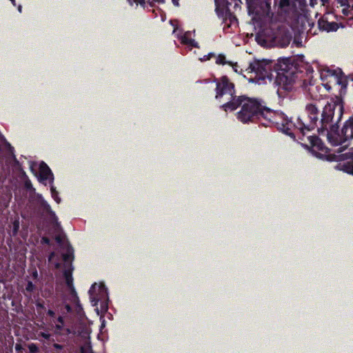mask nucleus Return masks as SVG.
Masks as SVG:
<instances>
[{
	"label": "nucleus",
	"instance_id": "nucleus-1",
	"mask_svg": "<svg viewBox=\"0 0 353 353\" xmlns=\"http://www.w3.org/2000/svg\"><path fill=\"white\" fill-rule=\"evenodd\" d=\"M331 83L338 86L339 96L330 99L320 112L318 133L326 137L332 145L337 146L347 143L353 139V114L344 123L341 130H339V123L342 119L344 110L342 97L346 93L347 79L341 70L339 72L334 71L329 81L325 84L327 90L332 89Z\"/></svg>",
	"mask_w": 353,
	"mask_h": 353
},
{
	"label": "nucleus",
	"instance_id": "nucleus-2",
	"mask_svg": "<svg viewBox=\"0 0 353 353\" xmlns=\"http://www.w3.org/2000/svg\"><path fill=\"white\" fill-rule=\"evenodd\" d=\"M272 68L276 73L274 83L278 86L279 97L294 90L297 85H305L307 81L312 77L313 68L308 64L299 63L294 59L283 58L277 63L267 60H254L245 69L248 73H254L259 80L274 78Z\"/></svg>",
	"mask_w": 353,
	"mask_h": 353
},
{
	"label": "nucleus",
	"instance_id": "nucleus-3",
	"mask_svg": "<svg viewBox=\"0 0 353 353\" xmlns=\"http://www.w3.org/2000/svg\"><path fill=\"white\" fill-rule=\"evenodd\" d=\"M305 110L307 114V121H303L301 117H298L296 122L294 123L291 118H289L283 112L273 111L267 108L263 118L265 122L263 125L274 127L293 139H295V135L292 132L293 129L299 130L302 135L305 136L306 131L309 132L315 128L318 130L320 114L319 108L312 103L307 104Z\"/></svg>",
	"mask_w": 353,
	"mask_h": 353
},
{
	"label": "nucleus",
	"instance_id": "nucleus-4",
	"mask_svg": "<svg viewBox=\"0 0 353 353\" xmlns=\"http://www.w3.org/2000/svg\"><path fill=\"white\" fill-rule=\"evenodd\" d=\"M241 107L236 114L239 121L243 123L256 122L263 119L267 107L261 101L245 95L239 96L232 101H227L221 105V108L227 112L234 111Z\"/></svg>",
	"mask_w": 353,
	"mask_h": 353
},
{
	"label": "nucleus",
	"instance_id": "nucleus-5",
	"mask_svg": "<svg viewBox=\"0 0 353 353\" xmlns=\"http://www.w3.org/2000/svg\"><path fill=\"white\" fill-rule=\"evenodd\" d=\"M214 82L216 83L215 88V99L221 101L225 96H227V99L232 101L239 96L236 94L235 84L229 79L226 75H223L219 78H214Z\"/></svg>",
	"mask_w": 353,
	"mask_h": 353
},
{
	"label": "nucleus",
	"instance_id": "nucleus-6",
	"mask_svg": "<svg viewBox=\"0 0 353 353\" xmlns=\"http://www.w3.org/2000/svg\"><path fill=\"white\" fill-rule=\"evenodd\" d=\"M341 145L342 146L338 148V154L329 156V161L339 162L335 167L336 169L353 175V150L343 153L347 147L348 143H345Z\"/></svg>",
	"mask_w": 353,
	"mask_h": 353
},
{
	"label": "nucleus",
	"instance_id": "nucleus-7",
	"mask_svg": "<svg viewBox=\"0 0 353 353\" xmlns=\"http://www.w3.org/2000/svg\"><path fill=\"white\" fill-rule=\"evenodd\" d=\"M309 145L307 146L310 147L312 152L320 159H325L329 161V156L333 154H338V150L334 153H331L330 149L327 148L324 145L322 141L316 136H308L307 137Z\"/></svg>",
	"mask_w": 353,
	"mask_h": 353
},
{
	"label": "nucleus",
	"instance_id": "nucleus-8",
	"mask_svg": "<svg viewBox=\"0 0 353 353\" xmlns=\"http://www.w3.org/2000/svg\"><path fill=\"white\" fill-rule=\"evenodd\" d=\"M318 26L320 30L327 32L336 31L339 28L338 23L334 21L329 22L323 17L319 19Z\"/></svg>",
	"mask_w": 353,
	"mask_h": 353
},
{
	"label": "nucleus",
	"instance_id": "nucleus-9",
	"mask_svg": "<svg viewBox=\"0 0 353 353\" xmlns=\"http://www.w3.org/2000/svg\"><path fill=\"white\" fill-rule=\"evenodd\" d=\"M39 177L41 181L53 180V174L48 165L43 161L39 165Z\"/></svg>",
	"mask_w": 353,
	"mask_h": 353
},
{
	"label": "nucleus",
	"instance_id": "nucleus-10",
	"mask_svg": "<svg viewBox=\"0 0 353 353\" xmlns=\"http://www.w3.org/2000/svg\"><path fill=\"white\" fill-rule=\"evenodd\" d=\"M227 1L214 0L216 14L219 18L223 19V22L224 21V18L226 17V8H224V6L228 3Z\"/></svg>",
	"mask_w": 353,
	"mask_h": 353
},
{
	"label": "nucleus",
	"instance_id": "nucleus-11",
	"mask_svg": "<svg viewBox=\"0 0 353 353\" xmlns=\"http://www.w3.org/2000/svg\"><path fill=\"white\" fill-rule=\"evenodd\" d=\"M73 268H67L63 271V276L65 279V283L67 287H72L73 284L72 272Z\"/></svg>",
	"mask_w": 353,
	"mask_h": 353
},
{
	"label": "nucleus",
	"instance_id": "nucleus-12",
	"mask_svg": "<svg viewBox=\"0 0 353 353\" xmlns=\"http://www.w3.org/2000/svg\"><path fill=\"white\" fill-rule=\"evenodd\" d=\"M228 20L230 21V23H228V24H226L225 26L227 28H230V24L233 23L234 22H236L237 21L236 17L231 12L230 8H228L227 7L226 8V17L224 18L223 23H226ZM223 28H225V27H224Z\"/></svg>",
	"mask_w": 353,
	"mask_h": 353
},
{
	"label": "nucleus",
	"instance_id": "nucleus-13",
	"mask_svg": "<svg viewBox=\"0 0 353 353\" xmlns=\"http://www.w3.org/2000/svg\"><path fill=\"white\" fill-rule=\"evenodd\" d=\"M96 288H97V283H94L92 285V286L89 290L91 303L93 306L97 305V304L99 301V298H98L97 296L94 295Z\"/></svg>",
	"mask_w": 353,
	"mask_h": 353
},
{
	"label": "nucleus",
	"instance_id": "nucleus-14",
	"mask_svg": "<svg viewBox=\"0 0 353 353\" xmlns=\"http://www.w3.org/2000/svg\"><path fill=\"white\" fill-rule=\"evenodd\" d=\"M137 5H140L144 9L154 7V2L153 0H134Z\"/></svg>",
	"mask_w": 353,
	"mask_h": 353
},
{
	"label": "nucleus",
	"instance_id": "nucleus-15",
	"mask_svg": "<svg viewBox=\"0 0 353 353\" xmlns=\"http://www.w3.org/2000/svg\"><path fill=\"white\" fill-rule=\"evenodd\" d=\"M62 257H63V261L65 263V268L67 267L68 263L69 265L68 268H73L72 265V261L74 259L72 253L68 252L66 253L63 254Z\"/></svg>",
	"mask_w": 353,
	"mask_h": 353
},
{
	"label": "nucleus",
	"instance_id": "nucleus-16",
	"mask_svg": "<svg viewBox=\"0 0 353 353\" xmlns=\"http://www.w3.org/2000/svg\"><path fill=\"white\" fill-rule=\"evenodd\" d=\"M216 63L218 65L232 64L231 61H227L225 56L223 54H219L216 59Z\"/></svg>",
	"mask_w": 353,
	"mask_h": 353
},
{
	"label": "nucleus",
	"instance_id": "nucleus-17",
	"mask_svg": "<svg viewBox=\"0 0 353 353\" xmlns=\"http://www.w3.org/2000/svg\"><path fill=\"white\" fill-rule=\"evenodd\" d=\"M6 146L7 147L8 152L12 154V157L14 163L16 165H19V162L17 160V159L14 153V148L10 144V143H8L7 141H6Z\"/></svg>",
	"mask_w": 353,
	"mask_h": 353
},
{
	"label": "nucleus",
	"instance_id": "nucleus-18",
	"mask_svg": "<svg viewBox=\"0 0 353 353\" xmlns=\"http://www.w3.org/2000/svg\"><path fill=\"white\" fill-rule=\"evenodd\" d=\"M291 39L292 37L290 35L285 34V36L283 37L281 41H279L280 46L282 48L287 47L290 44Z\"/></svg>",
	"mask_w": 353,
	"mask_h": 353
},
{
	"label": "nucleus",
	"instance_id": "nucleus-19",
	"mask_svg": "<svg viewBox=\"0 0 353 353\" xmlns=\"http://www.w3.org/2000/svg\"><path fill=\"white\" fill-rule=\"evenodd\" d=\"M182 43L184 44L190 45L194 48H198L197 43L194 39H188L184 37L182 38Z\"/></svg>",
	"mask_w": 353,
	"mask_h": 353
},
{
	"label": "nucleus",
	"instance_id": "nucleus-20",
	"mask_svg": "<svg viewBox=\"0 0 353 353\" xmlns=\"http://www.w3.org/2000/svg\"><path fill=\"white\" fill-rule=\"evenodd\" d=\"M51 194L54 201L59 203L61 201V199L58 196V192L56 190L55 188L53 186L51 187Z\"/></svg>",
	"mask_w": 353,
	"mask_h": 353
},
{
	"label": "nucleus",
	"instance_id": "nucleus-21",
	"mask_svg": "<svg viewBox=\"0 0 353 353\" xmlns=\"http://www.w3.org/2000/svg\"><path fill=\"white\" fill-rule=\"evenodd\" d=\"M29 353H39V349L37 344L30 343L28 345Z\"/></svg>",
	"mask_w": 353,
	"mask_h": 353
},
{
	"label": "nucleus",
	"instance_id": "nucleus-22",
	"mask_svg": "<svg viewBox=\"0 0 353 353\" xmlns=\"http://www.w3.org/2000/svg\"><path fill=\"white\" fill-rule=\"evenodd\" d=\"M35 289V285L30 281H28L27 285L26 286V290L28 292H32Z\"/></svg>",
	"mask_w": 353,
	"mask_h": 353
},
{
	"label": "nucleus",
	"instance_id": "nucleus-23",
	"mask_svg": "<svg viewBox=\"0 0 353 353\" xmlns=\"http://www.w3.org/2000/svg\"><path fill=\"white\" fill-rule=\"evenodd\" d=\"M290 0H280L279 6L281 8H284L290 6Z\"/></svg>",
	"mask_w": 353,
	"mask_h": 353
},
{
	"label": "nucleus",
	"instance_id": "nucleus-24",
	"mask_svg": "<svg viewBox=\"0 0 353 353\" xmlns=\"http://www.w3.org/2000/svg\"><path fill=\"white\" fill-rule=\"evenodd\" d=\"M215 54L214 52H210L206 55H204L203 58H201L200 60L201 61H205L210 60L212 57H214Z\"/></svg>",
	"mask_w": 353,
	"mask_h": 353
},
{
	"label": "nucleus",
	"instance_id": "nucleus-25",
	"mask_svg": "<svg viewBox=\"0 0 353 353\" xmlns=\"http://www.w3.org/2000/svg\"><path fill=\"white\" fill-rule=\"evenodd\" d=\"M52 347L56 350L57 352L54 353H59L61 350L63 349V345L58 344V343H53Z\"/></svg>",
	"mask_w": 353,
	"mask_h": 353
},
{
	"label": "nucleus",
	"instance_id": "nucleus-26",
	"mask_svg": "<svg viewBox=\"0 0 353 353\" xmlns=\"http://www.w3.org/2000/svg\"><path fill=\"white\" fill-rule=\"evenodd\" d=\"M68 289H69V290H70V294H71L73 297H74V298H76V299H78L77 293V292H76V290H75V288H74V285H72V287H68Z\"/></svg>",
	"mask_w": 353,
	"mask_h": 353
},
{
	"label": "nucleus",
	"instance_id": "nucleus-27",
	"mask_svg": "<svg viewBox=\"0 0 353 353\" xmlns=\"http://www.w3.org/2000/svg\"><path fill=\"white\" fill-rule=\"evenodd\" d=\"M98 288L100 293H104L105 294V296H108L107 289L105 288L103 285H100L99 286H98Z\"/></svg>",
	"mask_w": 353,
	"mask_h": 353
},
{
	"label": "nucleus",
	"instance_id": "nucleus-28",
	"mask_svg": "<svg viewBox=\"0 0 353 353\" xmlns=\"http://www.w3.org/2000/svg\"><path fill=\"white\" fill-rule=\"evenodd\" d=\"M108 303L106 301H103L101 303V312H105L108 310Z\"/></svg>",
	"mask_w": 353,
	"mask_h": 353
},
{
	"label": "nucleus",
	"instance_id": "nucleus-29",
	"mask_svg": "<svg viewBox=\"0 0 353 353\" xmlns=\"http://www.w3.org/2000/svg\"><path fill=\"white\" fill-rule=\"evenodd\" d=\"M262 3L265 4L267 10H270L271 8L272 0H261Z\"/></svg>",
	"mask_w": 353,
	"mask_h": 353
},
{
	"label": "nucleus",
	"instance_id": "nucleus-30",
	"mask_svg": "<svg viewBox=\"0 0 353 353\" xmlns=\"http://www.w3.org/2000/svg\"><path fill=\"white\" fill-rule=\"evenodd\" d=\"M230 65L232 66V68L235 72H236V73L241 72L242 70H241V71H239V65H238L237 63H233L232 62V64H230Z\"/></svg>",
	"mask_w": 353,
	"mask_h": 353
},
{
	"label": "nucleus",
	"instance_id": "nucleus-31",
	"mask_svg": "<svg viewBox=\"0 0 353 353\" xmlns=\"http://www.w3.org/2000/svg\"><path fill=\"white\" fill-rule=\"evenodd\" d=\"M41 243L46 245H50V239L47 236L41 238Z\"/></svg>",
	"mask_w": 353,
	"mask_h": 353
},
{
	"label": "nucleus",
	"instance_id": "nucleus-32",
	"mask_svg": "<svg viewBox=\"0 0 353 353\" xmlns=\"http://www.w3.org/2000/svg\"><path fill=\"white\" fill-rule=\"evenodd\" d=\"M347 8H350L353 11V0H348L346 4Z\"/></svg>",
	"mask_w": 353,
	"mask_h": 353
},
{
	"label": "nucleus",
	"instance_id": "nucleus-33",
	"mask_svg": "<svg viewBox=\"0 0 353 353\" xmlns=\"http://www.w3.org/2000/svg\"><path fill=\"white\" fill-rule=\"evenodd\" d=\"M36 306L38 309H45L44 303L43 302H39L37 301L36 303Z\"/></svg>",
	"mask_w": 353,
	"mask_h": 353
},
{
	"label": "nucleus",
	"instance_id": "nucleus-34",
	"mask_svg": "<svg viewBox=\"0 0 353 353\" xmlns=\"http://www.w3.org/2000/svg\"><path fill=\"white\" fill-rule=\"evenodd\" d=\"M15 350L17 352H18V353H19L23 350L22 345L20 343H17L15 345Z\"/></svg>",
	"mask_w": 353,
	"mask_h": 353
},
{
	"label": "nucleus",
	"instance_id": "nucleus-35",
	"mask_svg": "<svg viewBox=\"0 0 353 353\" xmlns=\"http://www.w3.org/2000/svg\"><path fill=\"white\" fill-rule=\"evenodd\" d=\"M337 3H340L341 6H345L348 0H336Z\"/></svg>",
	"mask_w": 353,
	"mask_h": 353
},
{
	"label": "nucleus",
	"instance_id": "nucleus-36",
	"mask_svg": "<svg viewBox=\"0 0 353 353\" xmlns=\"http://www.w3.org/2000/svg\"><path fill=\"white\" fill-rule=\"evenodd\" d=\"M57 324H62V325H64V319H63V317L61 316H59L57 319Z\"/></svg>",
	"mask_w": 353,
	"mask_h": 353
},
{
	"label": "nucleus",
	"instance_id": "nucleus-37",
	"mask_svg": "<svg viewBox=\"0 0 353 353\" xmlns=\"http://www.w3.org/2000/svg\"><path fill=\"white\" fill-rule=\"evenodd\" d=\"M19 222H15L14 223V229H13V232L14 233H17L18 230H19Z\"/></svg>",
	"mask_w": 353,
	"mask_h": 353
},
{
	"label": "nucleus",
	"instance_id": "nucleus-38",
	"mask_svg": "<svg viewBox=\"0 0 353 353\" xmlns=\"http://www.w3.org/2000/svg\"><path fill=\"white\" fill-rule=\"evenodd\" d=\"M47 314L50 317H54L55 312L52 310H48L47 312Z\"/></svg>",
	"mask_w": 353,
	"mask_h": 353
},
{
	"label": "nucleus",
	"instance_id": "nucleus-39",
	"mask_svg": "<svg viewBox=\"0 0 353 353\" xmlns=\"http://www.w3.org/2000/svg\"><path fill=\"white\" fill-rule=\"evenodd\" d=\"M25 186L27 189H30L32 188V183L30 181H26Z\"/></svg>",
	"mask_w": 353,
	"mask_h": 353
},
{
	"label": "nucleus",
	"instance_id": "nucleus-40",
	"mask_svg": "<svg viewBox=\"0 0 353 353\" xmlns=\"http://www.w3.org/2000/svg\"><path fill=\"white\" fill-rule=\"evenodd\" d=\"M56 329L59 331H61L63 330V325L62 324H56V326H55Z\"/></svg>",
	"mask_w": 353,
	"mask_h": 353
},
{
	"label": "nucleus",
	"instance_id": "nucleus-41",
	"mask_svg": "<svg viewBox=\"0 0 353 353\" xmlns=\"http://www.w3.org/2000/svg\"><path fill=\"white\" fill-rule=\"evenodd\" d=\"M172 2L175 6H179V0H172Z\"/></svg>",
	"mask_w": 353,
	"mask_h": 353
},
{
	"label": "nucleus",
	"instance_id": "nucleus-42",
	"mask_svg": "<svg viewBox=\"0 0 353 353\" xmlns=\"http://www.w3.org/2000/svg\"><path fill=\"white\" fill-rule=\"evenodd\" d=\"M65 307L68 312H70L72 310V307L69 304H66Z\"/></svg>",
	"mask_w": 353,
	"mask_h": 353
},
{
	"label": "nucleus",
	"instance_id": "nucleus-43",
	"mask_svg": "<svg viewBox=\"0 0 353 353\" xmlns=\"http://www.w3.org/2000/svg\"><path fill=\"white\" fill-rule=\"evenodd\" d=\"M154 2H157V3H165V0H153Z\"/></svg>",
	"mask_w": 353,
	"mask_h": 353
},
{
	"label": "nucleus",
	"instance_id": "nucleus-44",
	"mask_svg": "<svg viewBox=\"0 0 353 353\" xmlns=\"http://www.w3.org/2000/svg\"><path fill=\"white\" fill-rule=\"evenodd\" d=\"M130 6H132L134 3H135L134 0H127Z\"/></svg>",
	"mask_w": 353,
	"mask_h": 353
},
{
	"label": "nucleus",
	"instance_id": "nucleus-45",
	"mask_svg": "<svg viewBox=\"0 0 353 353\" xmlns=\"http://www.w3.org/2000/svg\"><path fill=\"white\" fill-rule=\"evenodd\" d=\"M43 336L45 338V339H49L50 337V335L48 334H43Z\"/></svg>",
	"mask_w": 353,
	"mask_h": 353
},
{
	"label": "nucleus",
	"instance_id": "nucleus-46",
	"mask_svg": "<svg viewBox=\"0 0 353 353\" xmlns=\"http://www.w3.org/2000/svg\"><path fill=\"white\" fill-rule=\"evenodd\" d=\"M56 241H57V242L60 243V242L61 241V239L60 236H57V237H56Z\"/></svg>",
	"mask_w": 353,
	"mask_h": 353
},
{
	"label": "nucleus",
	"instance_id": "nucleus-47",
	"mask_svg": "<svg viewBox=\"0 0 353 353\" xmlns=\"http://www.w3.org/2000/svg\"><path fill=\"white\" fill-rule=\"evenodd\" d=\"M54 252H52V253L50 254V256H49V261H50V260H51L52 257V256H54Z\"/></svg>",
	"mask_w": 353,
	"mask_h": 353
},
{
	"label": "nucleus",
	"instance_id": "nucleus-48",
	"mask_svg": "<svg viewBox=\"0 0 353 353\" xmlns=\"http://www.w3.org/2000/svg\"><path fill=\"white\" fill-rule=\"evenodd\" d=\"M21 10H22V7H21V5H19V6H18V10H19L20 12H21Z\"/></svg>",
	"mask_w": 353,
	"mask_h": 353
},
{
	"label": "nucleus",
	"instance_id": "nucleus-49",
	"mask_svg": "<svg viewBox=\"0 0 353 353\" xmlns=\"http://www.w3.org/2000/svg\"><path fill=\"white\" fill-rule=\"evenodd\" d=\"M60 265H60V263H56V265H55V268H60Z\"/></svg>",
	"mask_w": 353,
	"mask_h": 353
},
{
	"label": "nucleus",
	"instance_id": "nucleus-50",
	"mask_svg": "<svg viewBox=\"0 0 353 353\" xmlns=\"http://www.w3.org/2000/svg\"><path fill=\"white\" fill-rule=\"evenodd\" d=\"M323 4L328 3L329 0H321Z\"/></svg>",
	"mask_w": 353,
	"mask_h": 353
},
{
	"label": "nucleus",
	"instance_id": "nucleus-51",
	"mask_svg": "<svg viewBox=\"0 0 353 353\" xmlns=\"http://www.w3.org/2000/svg\"><path fill=\"white\" fill-rule=\"evenodd\" d=\"M10 1L12 2V3L13 4V6H15V5H16V3H15V0H10Z\"/></svg>",
	"mask_w": 353,
	"mask_h": 353
},
{
	"label": "nucleus",
	"instance_id": "nucleus-52",
	"mask_svg": "<svg viewBox=\"0 0 353 353\" xmlns=\"http://www.w3.org/2000/svg\"><path fill=\"white\" fill-rule=\"evenodd\" d=\"M34 276H35V277H37V271H35V272H34Z\"/></svg>",
	"mask_w": 353,
	"mask_h": 353
}]
</instances>
